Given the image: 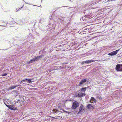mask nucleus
<instances>
[{"label":"nucleus","mask_w":122,"mask_h":122,"mask_svg":"<svg viewBox=\"0 0 122 122\" xmlns=\"http://www.w3.org/2000/svg\"><path fill=\"white\" fill-rule=\"evenodd\" d=\"M85 107L83 105H81L80 106L79 112L77 113L78 114L82 113L84 112L85 111Z\"/></svg>","instance_id":"f257e3e1"},{"label":"nucleus","mask_w":122,"mask_h":122,"mask_svg":"<svg viewBox=\"0 0 122 122\" xmlns=\"http://www.w3.org/2000/svg\"><path fill=\"white\" fill-rule=\"evenodd\" d=\"M116 70L118 71H122V64H118L116 65Z\"/></svg>","instance_id":"f03ea898"},{"label":"nucleus","mask_w":122,"mask_h":122,"mask_svg":"<svg viewBox=\"0 0 122 122\" xmlns=\"http://www.w3.org/2000/svg\"><path fill=\"white\" fill-rule=\"evenodd\" d=\"M79 106V103L78 102L75 101L73 103L72 107L73 109H76Z\"/></svg>","instance_id":"7ed1b4c3"},{"label":"nucleus","mask_w":122,"mask_h":122,"mask_svg":"<svg viewBox=\"0 0 122 122\" xmlns=\"http://www.w3.org/2000/svg\"><path fill=\"white\" fill-rule=\"evenodd\" d=\"M87 81V80L86 79H84L81 80V81L80 82L78 86H81L86 82Z\"/></svg>","instance_id":"20e7f679"},{"label":"nucleus","mask_w":122,"mask_h":122,"mask_svg":"<svg viewBox=\"0 0 122 122\" xmlns=\"http://www.w3.org/2000/svg\"><path fill=\"white\" fill-rule=\"evenodd\" d=\"M119 49L111 53H109L108 55L109 56H113L116 54L119 51Z\"/></svg>","instance_id":"39448f33"},{"label":"nucleus","mask_w":122,"mask_h":122,"mask_svg":"<svg viewBox=\"0 0 122 122\" xmlns=\"http://www.w3.org/2000/svg\"><path fill=\"white\" fill-rule=\"evenodd\" d=\"M10 100L7 99H4V102L7 106V105H9V103H10Z\"/></svg>","instance_id":"423d86ee"},{"label":"nucleus","mask_w":122,"mask_h":122,"mask_svg":"<svg viewBox=\"0 0 122 122\" xmlns=\"http://www.w3.org/2000/svg\"><path fill=\"white\" fill-rule=\"evenodd\" d=\"M7 107L9 109L13 110H15L17 109L16 107L12 105H7Z\"/></svg>","instance_id":"0eeeda50"},{"label":"nucleus","mask_w":122,"mask_h":122,"mask_svg":"<svg viewBox=\"0 0 122 122\" xmlns=\"http://www.w3.org/2000/svg\"><path fill=\"white\" fill-rule=\"evenodd\" d=\"M44 57V56L42 55H40V56H37L36 57H35L34 58V60H35V61H38L40 58H42Z\"/></svg>","instance_id":"6e6552de"},{"label":"nucleus","mask_w":122,"mask_h":122,"mask_svg":"<svg viewBox=\"0 0 122 122\" xmlns=\"http://www.w3.org/2000/svg\"><path fill=\"white\" fill-rule=\"evenodd\" d=\"M97 60H89L87 61H84V62L85 63L88 64L92 62H94L95 61H97Z\"/></svg>","instance_id":"1a4fd4ad"},{"label":"nucleus","mask_w":122,"mask_h":122,"mask_svg":"<svg viewBox=\"0 0 122 122\" xmlns=\"http://www.w3.org/2000/svg\"><path fill=\"white\" fill-rule=\"evenodd\" d=\"M91 17L89 16V15H86L82 17V20H87L88 19L87 18H90Z\"/></svg>","instance_id":"9d476101"},{"label":"nucleus","mask_w":122,"mask_h":122,"mask_svg":"<svg viewBox=\"0 0 122 122\" xmlns=\"http://www.w3.org/2000/svg\"><path fill=\"white\" fill-rule=\"evenodd\" d=\"M87 107L89 109H92L93 108V107L92 105L89 104L87 105Z\"/></svg>","instance_id":"9b49d317"},{"label":"nucleus","mask_w":122,"mask_h":122,"mask_svg":"<svg viewBox=\"0 0 122 122\" xmlns=\"http://www.w3.org/2000/svg\"><path fill=\"white\" fill-rule=\"evenodd\" d=\"M53 113H55L56 112H60L61 113L63 112L62 111H59L57 109H56H56H55V110L54 109V110H53Z\"/></svg>","instance_id":"f8f14e48"},{"label":"nucleus","mask_w":122,"mask_h":122,"mask_svg":"<svg viewBox=\"0 0 122 122\" xmlns=\"http://www.w3.org/2000/svg\"><path fill=\"white\" fill-rule=\"evenodd\" d=\"M85 95V94L83 93H79L78 94V96L79 97L84 96Z\"/></svg>","instance_id":"ddd939ff"},{"label":"nucleus","mask_w":122,"mask_h":122,"mask_svg":"<svg viewBox=\"0 0 122 122\" xmlns=\"http://www.w3.org/2000/svg\"><path fill=\"white\" fill-rule=\"evenodd\" d=\"M15 86H12L9 87L8 90H11L15 88Z\"/></svg>","instance_id":"4468645a"},{"label":"nucleus","mask_w":122,"mask_h":122,"mask_svg":"<svg viewBox=\"0 0 122 122\" xmlns=\"http://www.w3.org/2000/svg\"><path fill=\"white\" fill-rule=\"evenodd\" d=\"M96 97H97L98 98L101 99H102V98L101 97V96H100L98 94H96Z\"/></svg>","instance_id":"2eb2a0df"},{"label":"nucleus","mask_w":122,"mask_h":122,"mask_svg":"<svg viewBox=\"0 0 122 122\" xmlns=\"http://www.w3.org/2000/svg\"><path fill=\"white\" fill-rule=\"evenodd\" d=\"M87 89V87L83 88L81 90V91L85 92Z\"/></svg>","instance_id":"dca6fc26"},{"label":"nucleus","mask_w":122,"mask_h":122,"mask_svg":"<svg viewBox=\"0 0 122 122\" xmlns=\"http://www.w3.org/2000/svg\"><path fill=\"white\" fill-rule=\"evenodd\" d=\"M17 103H18L20 104V105L21 106L22 105V101H20V100H18L17 102Z\"/></svg>","instance_id":"f3484780"},{"label":"nucleus","mask_w":122,"mask_h":122,"mask_svg":"<svg viewBox=\"0 0 122 122\" xmlns=\"http://www.w3.org/2000/svg\"><path fill=\"white\" fill-rule=\"evenodd\" d=\"M35 60H34V59L33 58L29 62V63H32L33 62H35Z\"/></svg>","instance_id":"a211bd4d"},{"label":"nucleus","mask_w":122,"mask_h":122,"mask_svg":"<svg viewBox=\"0 0 122 122\" xmlns=\"http://www.w3.org/2000/svg\"><path fill=\"white\" fill-rule=\"evenodd\" d=\"M89 15V17H91L90 16H91V17L90 18H91L93 16V15H92V13H90V14H88V15Z\"/></svg>","instance_id":"6ab92c4d"},{"label":"nucleus","mask_w":122,"mask_h":122,"mask_svg":"<svg viewBox=\"0 0 122 122\" xmlns=\"http://www.w3.org/2000/svg\"><path fill=\"white\" fill-rule=\"evenodd\" d=\"M27 81H28L30 83H32V81H31V79H27Z\"/></svg>","instance_id":"aec40b11"},{"label":"nucleus","mask_w":122,"mask_h":122,"mask_svg":"<svg viewBox=\"0 0 122 122\" xmlns=\"http://www.w3.org/2000/svg\"><path fill=\"white\" fill-rule=\"evenodd\" d=\"M20 22L19 21L17 22V23L15 22V23L17 24H19L20 25H21L22 24L21 22L20 21Z\"/></svg>","instance_id":"412c9836"},{"label":"nucleus","mask_w":122,"mask_h":122,"mask_svg":"<svg viewBox=\"0 0 122 122\" xmlns=\"http://www.w3.org/2000/svg\"><path fill=\"white\" fill-rule=\"evenodd\" d=\"M7 75V74L6 73H4L1 76H6Z\"/></svg>","instance_id":"4be33fe9"},{"label":"nucleus","mask_w":122,"mask_h":122,"mask_svg":"<svg viewBox=\"0 0 122 122\" xmlns=\"http://www.w3.org/2000/svg\"><path fill=\"white\" fill-rule=\"evenodd\" d=\"M91 53H90V52L89 51V52H88L87 53H86L85 54H86L88 56V54H90Z\"/></svg>","instance_id":"5701e85b"},{"label":"nucleus","mask_w":122,"mask_h":122,"mask_svg":"<svg viewBox=\"0 0 122 122\" xmlns=\"http://www.w3.org/2000/svg\"><path fill=\"white\" fill-rule=\"evenodd\" d=\"M20 86H21V85H16L15 86V88L17 87Z\"/></svg>","instance_id":"b1692460"},{"label":"nucleus","mask_w":122,"mask_h":122,"mask_svg":"<svg viewBox=\"0 0 122 122\" xmlns=\"http://www.w3.org/2000/svg\"><path fill=\"white\" fill-rule=\"evenodd\" d=\"M23 6H24V5H23V6H22V7H21V8H19V9H18V11H19L20 10H21V8H22L23 7Z\"/></svg>","instance_id":"393cba45"},{"label":"nucleus","mask_w":122,"mask_h":122,"mask_svg":"<svg viewBox=\"0 0 122 122\" xmlns=\"http://www.w3.org/2000/svg\"><path fill=\"white\" fill-rule=\"evenodd\" d=\"M27 79H25L24 80H22V81H21V82H24L25 80H27Z\"/></svg>","instance_id":"a878e982"},{"label":"nucleus","mask_w":122,"mask_h":122,"mask_svg":"<svg viewBox=\"0 0 122 122\" xmlns=\"http://www.w3.org/2000/svg\"><path fill=\"white\" fill-rule=\"evenodd\" d=\"M60 109L62 110H63V111H64V112H66V113H68V112H67V111H64V110L63 109Z\"/></svg>","instance_id":"bb28decb"},{"label":"nucleus","mask_w":122,"mask_h":122,"mask_svg":"<svg viewBox=\"0 0 122 122\" xmlns=\"http://www.w3.org/2000/svg\"><path fill=\"white\" fill-rule=\"evenodd\" d=\"M93 99V100H92L94 102H95V101H96L95 100V99H94L93 98V97L91 98V99Z\"/></svg>","instance_id":"cd10ccee"},{"label":"nucleus","mask_w":122,"mask_h":122,"mask_svg":"<svg viewBox=\"0 0 122 122\" xmlns=\"http://www.w3.org/2000/svg\"><path fill=\"white\" fill-rule=\"evenodd\" d=\"M17 11H18L17 9H16L15 10V11L16 12H17Z\"/></svg>","instance_id":"c85d7f7f"},{"label":"nucleus","mask_w":122,"mask_h":122,"mask_svg":"<svg viewBox=\"0 0 122 122\" xmlns=\"http://www.w3.org/2000/svg\"><path fill=\"white\" fill-rule=\"evenodd\" d=\"M102 60L104 61H107V60H106V59H104V60Z\"/></svg>","instance_id":"c756f323"},{"label":"nucleus","mask_w":122,"mask_h":122,"mask_svg":"<svg viewBox=\"0 0 122 122\" xmlns=\"http://www.w3.org/2000/svg\"><path fill=\"white\" fill-rule=\"evenodd\" d=\"M6 26V25H3V26Z\"/></svg>","instance_id":"7c9ffc66"},{"label":"nucleus","mask_w":122,"mask_h":122,"mask_svg":"<svg viewBox=\"0 0 122 122\" xmlns=\"http://www.w3.org/2000/svg\"><path fill=\"white\" fill-rule=\"evenodd\" d=\"M21 82V81L20 82V83H21V82Z\"/></svg>","instance_id":"2f4dec72"}]
</instances>
